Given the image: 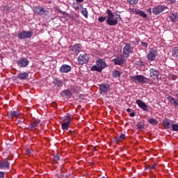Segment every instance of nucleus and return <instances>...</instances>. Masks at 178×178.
Returning a JSON list of instances; mask_svg holds the SVG:
<instances>
[{"label": "nucleus", "mask_w": 178, "mask_h": 178, "mask_svg": "<svg viewBox=\"0 0 178 178\" xmlns=\"http://www.w3.org/2000/svg\"><path fill=\"white\" fill-rule=\"evenodd\" d=\"M105 67H106V63L103 61L102 59H97L96 60V65H93L90 70L92 72H102Z\"/></svg>", "instance_id": "obj_1"}, {"label": "nucleus", "mask_w": 178, "mask_h": 178, "mask_svg": "<svg viewBox=\"0 0 178 178\" xmlns=\"http://www.w3.org/2000/svg\"><path fill=\"white\" fill-rule=\"evenodd\" d=\"M107 15L106 24H108V26H116L118 24V17H115L111 10H108Z\"/></svg>", "instance_id": "obj_2"}, {"label": "nucleus", "mask_w": 178, "mask_h": 178, "mask_svg": "<svg viewBox=\"0 0 178 178\" xmlns=\"http://www.w3.org/2000/svg\"><path fill=\"white\" fill-rule=\"evenodd\" d=\"M134 83H140V84H145L148 81V79L143 75H136L131 77Z\"/></svg>", "instance_id": "obj_3"}, {"label": "nucleus", "mask_w": 178, "mask_h": 178, "mask_svg": "<svg viewBox=\"0 0 178 178\" xmlns=\"http://www.w3.org/2000/svg\"><path fill=\"white\" fill-rule=\"evenodd\" d=\"M156 56H158V51H156L155 49H152L149 51L147 55V60L152 62L155 60Z\"/></svg>", "instance_id": "obj_4"}, {"label": "nucleus", "mask_w": 178, "mask_h": 178, "mask_svg": "<svg viewBox=\"0 0 178 178\" xmlns=\"http://www.w3.org/2000/svg\"><path fill=\"white\" fill-rule=\"evenodd\" d=\"M165 9H168V7L163 5H160L159 6L154 7L152 9L154 15H158L160 13H162Z\"/></svg>", "instance_id": "obj_5"}, {"label": "nucleus", "mask_w": 178, "mask_h": 178, "mask_svg": "<svg viewBox=\"0 0 178 178\" xmlns=\"http://www.w3.org/2000/svg\"><path fill=\"white\" fill-rule=\"evenodd\" d=\"M33 33L31 31H22L19 33L18 38L19 40H24V38H31Z\"/></svg>", "instance_id": "obj_6"}, {"label": "nucleus", "mask_w": 178, "mask_h": 178, "mask_svg": "<svg viewBox=\"0 0 178 178\" xmlns=\"http://www.w3.org/2000/svg\"><path fill=\"white\" fill-rule=\"evenodd\" d=\"M87 62H88V56H87L86 54H82L78 57V63L79 65H84Z\"/></svg>", "instance_id": "obj_7"}, {"label": "nucleus", "mask_w": 178, "mask_h": 178, "mask_svg": "<svg viewBox=\"0 0 178 178\" xmlns=\"http://www.w3.org/2000/svg\"><path fill=\"white\" fill-rule=\"evenodd\" d=\"M17 63L19 67H27L30 61H29L27 58H21Z\"/></svg>", "instance_id": "obj_8"}, {"label": "nucleus", "mask_w": 178, "mask_h": 178, "mask_svg": "<svg viewBox=\"0 0 178 178\" xmlns=\"http://www.w3.org/2000/svg\"><path fill=\"white\" fill-rule=\"evenodd\" d=\"M65 119H66L67 122L62 124L63 130H67V129H69V125L70 124V123L72 122V116L67 115V116H65Z\"/></svg>", "instance_id": "obj_9"}, {"label": "nucleus", "mask_w": 178, "mask_h": 178, "mask_svg": "<svg viewBox=\"0 0 178 178\" xmlns=\"http://www.w3.org/2000/svg\"><path fill=\"white\" fill-rule=\"evenodd\" d=\"M136 104L139 106V108H140V109H143V111H145V112H148V106L144 102L138 99L136 100Z\"/></svg>", "instance_id": "obj_10"}, {"label": "nucleus", "mask_w": 178, "mask_h": 178, "mask_svg": "<svg viewBox=\"0 0 178 178\" xmlns=\"http://www.w3.org/2000/svg\"><path fill=\"white\" fill-rule=\"evenodd\" d=\"M131 54V48L130 47V44H127L123 49V55L126 58H129V55Z\"/></svg>", "instance_id": "obj_11"}, {"label": "nucleus", "mask_w": 178, "mask_h": 178, "mask_svg": "<svg viewBox=\"0 0 178 178\" xmlns=\"http://www.w3.org/2000/svg\"><path fill=\"white\" fill-rule=\"evenodd\" d=\"M150 77H152L154 80L159 79V72L155 69L150 70Z\"/></svg>", "instance_id": "obj_12"}, {"label": "nucleus", "mask_w": 178, "mask_h": 178, "mask_svg": "<svg viewBox=\"0 0 178 178\" xmlns=\"http://www.w3.org/2000/svg\"><path fill=\"white\" fill-rule=\"evenodd\" d=\"M72 70V67L67 65H63L60 68V72L61 73H69Z\"/></svg>", "instance_id": "obj_13"}, {"label": "nucleus", "mask_w": 178, "mask_h": 178, "mask_svg": "<svg viewBox=\"0 0 178 178\" xmlns=\"http://www.w3.org/2000/svg\"><path fill=\"white\" fill-rule=\"evenodd\" d=\"M81 51V46L80 44H75L72 47V52L74 55H79V53Z\"/></svg>", "instance_id": "obj_14"}, {"label": "nucleus", "mask_w": 178, "mask_h": 178, "mask_svg": "<svg viewBox=\"0 0 178 178\" xmlns=\"http://www.w3.org/2000/svg\"><path fill=\"white\" fill-rule=\"evenodd\" d=\"M34 12L35 13H38V15H44V13H45V9L40 6L35 7Z\"/></svg>", "instance_id": "obj_15"}, {"label": "nucleus", "mask_w": 178, "mask_h": 178, "mask_svg": "<svg viewBox=\"0 0 178 178\" xmlns=\"http://www.w3.org/2000/svg\"><path fill=\"white\" fill-rule=\"evenodd\" d=\"M0 169H9L8 159H5L3 162L0 163Z\"/></svg>", "instance_id": "obj_16"}, {"label": "nucleus", "mask_w": 178, "mask_h": 178, "mask_svg": "<svg viewBox=\"0 0 178 178\" xmlns=\"http://www.w3.org/2000/svg\"><path fill=\"white\" fill-rule=\"evenodd\" d=\"M109 90V84H102L99 86V90L102 92H106Z\"/></svg>", "instance_id": "obj_17"}, {"label": "nucleus", "mask_w": 178, "mask_h": 178, "mask_svg": "<svg viewBox=\"0 0 178 178\" xmlns=\"http://www.w3.org/2000/svg\"><path fill=\"white\" fill-rule=\"evenodd\" d=\"M113 60L115 65H119L120 66H122V65L124 63V60H123L122 58H114Z\"/></svg>", "instance_id": "obj_18"}, {"label": "nucleus", "mask_w": 178, "mask_h": 178, "mask_svg": "<svg viewBox=\"0 0 178 178\" xmlns=\"http://www.w3.org/2000/svg\"><path fill=\"white\" fill-rule=\"evenodd\" d=\"M168 100L170 101V104L173 105L175 108H178V99H175V98L172 97H168Z\"/></svg>", "instance_id": "obj_19"}, {"label": "nucleus", "mask_w": 178, "mask_h": 178, "mask_svg": "<svg viewBox=\"0 0 178 178\" xmlns=\"http://www.w3.org/2000/svg\"><path fill=\"white\" fill-rule=\"evenodd\" d=\"M27 77H29V73L27 72L20 73L17 75V78L19 79V80H26Z\"/></svg>", "instance_id": "obj_20"}, {"label": "nucleus", "mask_w": 178, "mask_h": 178, "mask_svg": "<svg viewBox=\"0 0 178 178\" xmlns=\"http://www.w3.org/2000/svg\"><path fill=\"white\" fill-rule=\"evenodd\" d=\"M134 13H135V15H139V16H141L142 17H147V14H145L144 11L140 10H135Z\"/></svg>", "instance_id": "obj_21"}, {"label": "nucleus", "mask_w": 178, "mask_h": 178, "mask_svg": "<svg viewBox=\"0 0 178 178\" xmlns=\"http://www.w3.org/2000/svg\"><path fill=\"white\" fill-rule=\"evenodd\" d=\"M20 116V113L18 111H10L9 114L10 118H19Z\"/></svg>", "instance_id": "obj_22"}, {"label": "nucleus", "mask_w": 178, "mask_h": 178, "mask_svg": "<svg viewBox=\"0 0 178 178\" xmlns=\"http://www.w3.org/2000/svg\"><path fill=\"white\" fill-rule=\"evenodd\" d=\"M40 124V120H33L31 122V129H35Z\"/></svg>", "instance_id": "obj_23"}, {"label": "nucleus", "mask_w": 178, "mask_h": 178, "mask_svg": "<svg viewBox=\"0 0 178 178\" xmlns=\"http://www.w3.org/2000/svg\"><path fill=\"white\" fill-rule=\"evenodd\" d=\"M54 83L58 87H62L63 86V82L58 80V79H55L54 81Z\"/></svg>", "instance_id": "obj_24"}, {"label": "nucleus", "mask_w": 178, "mask_h": 178, "mask_svg": "<svg viewBox=\"0 0 178 178\" xmlns=\"http://www.w3.org/2000/svg\"><path fill=\"white\" fill-rule=\"evenodd\" d=\"M172 55L173 56L178 57V47H174L172 49Z\"/></svg>", "instance_id": "obj_25"}, {"label": "nucleus", "mask_w": 178, "mask_h": 178, "mask_svg": "<svg viewBox=\"0 0 178 178\" xmlns=\"http://www.w3.org/2000/svg\"><path fill=\"white\" fill-rule=\"evenodd\" d=\"M163 124L165 129H170V122L168 120L163 121Z\"/></svg>", "instance_id": "obj_26"}, {"label": "nucleus", "mask_w": 178, "mask_h": 178, "mask_svg": "<svg viewBox=\"0 0 178 178\" xmlns=\"http://www.w3.org/2000/svg\"><path fill=\"white\" fill-rule=\"evenodd\" d=\"M149 123L150 124H158V121L154 119V118H150V119L149 120Z\"/></svg>", "instance_id": "obj_27"}, {"label": "nucleus", "mask_w": 178, "mask_h": 178, "mask_svg": "<svg viewBox=\"0 0 178 178\" xmlns=\"http://www.w3.org/2000/svg\"><path fill=\"white\" fill-rule=\"evenodd\" d=\"M82 14L83 15V16H85L86 19L87 17H88V12L87 11V8H83L82 10Z\"/></svg>", "instance_id": "obj_28"}, {"label": "nucleus", "mask_w": 178, "mask_h": 178, "mask_svg": "<svg viewBox=\"0 0 178 178\" xmlns=\"http://www.w3.org/2000/svg\"><path fill=\"white\" fill-rule=\"evenodd\" d=\"M120 74H121L120 72H119V71H114L113 72V77H115V78L120 77Z\"/></svg>", "instance_id": "obj_29"}, {"label": "nucleus", "mask_w": 178, "mask_h": 178, "mask_svg": "<svg viewBox=\"0 0 178 178\" xmlns=\"http://www.w3.org/2000/svg\"><path fill=\"white\" fill-rule=\"evenodd\" d=\"M172 129L173 131H178V124H172Z\"/></svg>", "instance_id": "obj_30"}, {"label": "nucleus", "mask_w": 178, "mask_h": 178, "mask_svg": "<svg viewBox=\"0 0 178 178\" xmlns=\"http://www.w3.org/2000/svg\"><path fill=\"white\" fill-rule=\"evenodd\" d=\"M137 129H139L140 130L144 129V123L138 122L137 124Z\"/></svg>", "instance_id": "obj_31"}, {"label": "nucleus", "mask_w": 178, "mask_h": 178, "mask_svg": "<svg viewBox=\"0 0 178 178\" xmlns=\"http://www.w3.org/2000/svg\"><path fill=\"white\" fill-rule=\"evenodd\" d=\"M63 94H65V95H66V97H71L72 96V92H70L67 90H64Z\"/></svg>", "instance_id": "obj_32"}, {"label": "nucleus", "mask_w": 178, "mask_h": 178, "mask_svg": "<svg viewBox=\"0 0 178 178\" xmlns=\"http://www.w3.org/2000/svg\"><path fill=\"white\" fill-rule=\"evenodd\" d=\"M127 2L131 5H134V3H137V2H138V0H127Z\"/></svg>", "instance_id": "obj_33"}, {"label": "nucleus", "mask_w": 178, "mask_h": 178, "mask_svg": "<svg viewBox=\"0 0 178 178\" xmlns=\"http://www.w3.org/2000/svg\"><path fill=\"white\" fill-rule=\"evenodd\" d=\"M170 19L171 22H175V20H176V16L173 14H171L170 15Z\"/></svg>", "instance_id": "obj_34"}, {"label": "nucleus", "mask_w": 178, "mask_h": 178, "mask_svg": "<svg viewBox=\"0 0 178 178\" xmlns=\"http://www.w3.org/2000/svg\"><path fill=\"white\" fill-rule=\"evenodd\" d=\"M59 159H60V157L59 156V155L56 154L54 157V162H58V161H59Z\"/></svg>", "instance_id": "obj_35"}, {"label": "nucleus", "mask_w": 178, "mask_h": 178, "mask_svg": "<svg viewBox=\"0 0 178 178\" xmlns=\"http://www.w3.org/2000/svg\"><path fill=\"white\" fill-rule=\"evenodd\" d=\"M106 19V17H100L99 18V22H100L101 23L105 22V20Z\"/></svg>", "instance_id": "obj_36"}, {"label": "nucleus", "mask_w": 178, "mask_h": 178, "mask_svg": "<svg viewBox=\"0 0 178 178\" xmlns=\"http://www.w3.org/2000/svg\"><path fill=\"white\" fill-rule=\"evenodd\" d=\"M156 164H154L153 165L149 167V169H150V170H154V169H156Z\"/></svg>", "instance_id": "obj_37"}, {"label": "nucleus", "mask_w": 178, "mask_h": 178, "mask_svg": "<svg viewBox=\"0 0 178 178\" xmlns=\"http://www.w3.org/2000/svg\"><path fill=\"white\" fill-rule=\"evenodd\" d=\"M120 140H124L126 138V136L124 134H121L119 137Z\"/></svg>", "instance_id": "obj_38"}, {"label": "nucleus", "mask_w": 178, "mask_h": 178, "mask_svg": "<svg viewBox=\"0 0 178 178\" xmlns=\"http://www.w3.org/2000/svg\"><path fill=\"white\" fill-rule=\"evenodd\" d=\"M26 154H27V155H30V154H31V149H26Z\"/></svg>", "instance_id": "obj_39"}, {"label": "nucleus", "mask_w": 178, "mask_h": 178, "mask_svg": "<svg viewBox=\"0 0 178 178\" xmlns=\"http://www.w3.org/2000/svg\"><path fill=\"white\" fill-rule=\"evenodd\" d=\"M5 176V174L3 173V172H0V178H3Z\"/></svg>", "instance_id": "obj_40"}, {"label": "nucleus", "mask_w": 178, "mask_h": 178, "mask_svg": "<svg viewBox=\"0 0 178 178\" xmlns=\"http://www.w3.org/2000/svg\"><path fill=\"white\" fill-rule=\"evenodd\" d=\"M176 0H168V3H175Z\"/></svg>", "instance_id": "obj_41"}, {"label": "nucleus", "mask_w": 178, "mask_h": 178, "mask_svg": "<svg viewBox=\"0 0 178 178\" xmlns=\"http://www.w3.org/2000/svg\"><path fill=\"white\" fill-rule=\"evenodd\" d=\"M129 116H131V118H134V116H136V113H134V112L131 113L129 114Z\"/></svg>", "instance_id": "obj_42"}, {"label": "nucleus", "mask_w": 178, "mask_h": 178, "mask_svg": "<svg viewBox=\"0 0 178 178\" xmlns=\"http://www.w3.org/2000/svg\"><path fill=\"white\" fill-rule=\"evenodd\" d=\"M147 12H148L149 13H152V10L151 9V8H149L147 10Z\"/></svg>", "instance_id": "obj_43"}, {"label": "nucleus", "mask_w": 178, "mask_h": 178, "mask_svg": "<svg viewBox=\"0 0 178 178\" xmlns=\"http://www.w3.org/2000/svg\"><path fill=\"white\" fill-rule=\"evenodd\" d=\"M143 47H145V48H147V47H148V44L145 42H143Z\"/></svg>", "instance_id": "obj_44"}, {"label": "nucleus", "mask_w": 178, "mask_h": 178, "mask_svg": "<svg viewBox=\"0 0 178 178\" xmlns=\"http://www.w3.org/2000/svg\"><path fill=\"white\" fill-rule=\"evenodd\" d=\"M83 1H84V0H76V2H78V3H81V2H83Z\"/></svg>", "instance_id": "obj_45"}, {"label": "nucleus", "mask_w": 178, "mask_h": 178, "mask_svg": "<svg viewBox=\"0 0 178 178\" xmlns=\"http://www.w3.org/2000/svg\"><path fill=\"white\" fill-rule=\"evenodd\" d=\"M127 112H128V113L131 112V108H127Z\"/></svg>", "instance_id": "obj_46"}]
</instances>
